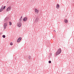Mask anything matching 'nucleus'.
<instances>
[{"mask_svg":"<svg viewBox=\"0 0 74 74\" xmlns=\"http://www.w3.org/2000/svg\"><path fill=\"white\" fill-rule=\"evenodd\" d=\"M22 16H21L18 22L17 23V25L18 27H20L22 25L21 22L22 20Z\"/></svg>","mask_w":74,"mask_h":74,"instance_id":"obj_1","label":"nucleus"},{"mask_svg":"<svg viewBox=\"0 0 74 74\" xmlns=\"http://www.w3.org/2000/svg\"><path fill=\"white\" fill-rule=\"evenodd\" d=\"M61 49H58V50L57 51L56 54V56H58L59 54H60V53L61 52Z\"/></svg>","mask_w":74,"mask_h":74,"instance_id":"obj_2","label":"nucleus"},{"mask_svg":"<svg viewBox=\"0 0 74 74\" xmlns=\"http://www.w3.org/2000/svg\"><path fill=\"white\" fill-rule=\"evenodd\" d=\"M6 7V6H4L3 5H2L0 9V12H1L3 9H4Z\"/></svg>","mask_w":74,"mask_h":74,"instance_id":"obj_3","label":"nucleus"},{"mask_svg":"<svg viewBox=\"0 0 74 74\" xmlns=\"http://www.w3.org/2000/svg\"><path fill=\"white\" fill-rule=\"evenodd\" d=\"M8 25V23L7 22H6L5 23H4L3 25V28L4 29V30H5L6 28V27H7Z\"/></svg>","mask_w":74,"mask_h":74,"instance_id":"obj_4","label":"nucleus"},{"mask_svg":"<svg viewBox=\"0 0 74 74\" xmlns=\"http://www.w3.org/2000/svg\"><path fill=\"white\" fill-rule=\"evenodd\" d=\"M39 21V18L38 16H36L35 19V22L37 23Z\"/></svg>","mask_w":74,"mask_h":74,"instance_id":"obj_5","label":"nucleus"},{"mask_svg":"<svg viewBox=\"0 0 74 74\" xmlns=\"http://www.w3.org/2000/svg\"><path fill=\"white\" fill-rule=\"evenodd\" d=\"M12 7L11 6H9L6 9V11L7 12H8L11 10L12 9Z\"/></svg>","mask_w":74,"mask_h":74,"instance_id":"obj_6","label":"nucleus"},{"mask_svg":"<svg viewBox=\"0 0 74 74\" xmlns=\"http://www.w3.org/2000/svg\"><path fill=\"white\" fill-rule=\"evenodd\" d=\"M9 18L8 17H6L4 20L5 22H6L7 21H9Z\"/></svg>","mask_w":74,"mask_h":74,"instance_id":"obj_7","label":"nucleus"},{"mask_svg":"<svg viewBox=\"0 0 74 74\" xmlns=\"http://www.w3.org/2000/svg\"><path fill=\"white\" fill-rule=\"evenodd\" d=\"M21 39L22 38L21 37L19 38H18V39L17 40V42H20Z\"/></svg>","mask_w":74,"mask_h":74,"instance_id":"obj_8","label":"nucleus"},{"mask_svg":"<svg viewBox=\"0 0 74 74\" xmlns=\"http://www.w3.org/2000/svg\"><path fill=\"white\" fill-rule=\"evenodd\" d=\"M35 12L36 14H38L39 12V10L36 9L35 10Z\"/></svg>","mask_w":74,"mask_h":74,"instance_id":"obj_9","label":"nucleus"},{"mask_svg":"<svg viewBox=\"0 0 74 74\" xmlns=\"http://www.w3.org/2000/svg\"><path fill=\"white\" fill-rule=\"evenodd\" d=\"M27 18L26 17H24L23 19V21H27Z\"/></svg>","mask_w":74,"mask_h":74,"instance_id":"obj_10","label":"nucleus"},{"mask_svg":"<svg viewBox=\"0 0 74 74\" xmlns=\"http://www.w3.org/2000/svg\"><path fill=\"white\" fill-rule=\"evenodd\" d=\"M59 8H60V5L58 4H57L56 8L57 9H59Z\"/></svg>","mask_w":74,"mask_h":74,"instance_id":"obj_11","label":"nucleus"},{"mask_svg":"<svg viewBox=\"0 0 74 74\" xmlns=\"http://www.w3.org/2000/svg\"><path fill=\"white\" fill-rule=\"evenodd\" d=\"M64 22L66 23H67L68 22V21L67 19H65L64 20Z\"/></svg>","mask_w":74,"mask_h":74,"instance_id":"obj_12","label":"nucleus"},{"mask_svg":"<svg viewBox=\"0 0 74 74\" xmlns=\"http://www.w3.org/2000/svg\"><path fill=\"white\" fill-rule=\"evenodd\" d=\"M9 25H12V22H10V21L9 22Z\"/></svg>","mask_w":74,"mask_h":74,"instance_id":"obj_13","label":"nucleus"},{"mask_svg":"<svg viewBox=\"0 0 74 74\" xmlns=\"http://www.w3.org/2000/svg\"><path fill=\"white\" fill-rule=\"evenodd\" d=\"M52 56V54L51 53H50V56H49V57L51 58V56Z\"/></svg>","mask_w":74,"mask_h":74,"instance_id":"obj_14","label":"nucleus"},{"mask_svg":"<svg viewBox=\"0 0 74 74\" xmlns=\"http://www.w3.org/2000/svg\"><path fill=\"white\" fill-rule=\"evenodd\" d=\"M2 37H3V38H5V35H3L2 36Z\"/></svg>","mask_w":74,"mask_h":74,"instance_id":"obj_15","label":"nucleus"},{"mask_svg":"<svg viewBox=\"0 0 74 74\" xmlns=\"http://www.w3.org/2000/svg\"><path fill=\"white\" fill-rule=\"evenodd\" d=\"M10 45H13V43L12 42H11L10 43Z\"/></svg>","mask_w":74,"mask_h":74,"instance_id":"obj_16","label":"nucleus"},{"mask_svg":"<svg viewBox=\"0 0 74 74\" xmlns=\"http://www.w3.org/2000/svg\"><path fill=\"white\" fill-rule=\"evenodd\" d=\"M28 58L29 59H31V58L30 56H29V57H28Z\"/></svg>","mask_w":74,"mask_h":74,"instance_id":"obj_17","label":"nucleus"},{"mask_svg":"<svg viewBox=\"0 0 74 74\" xmlns=\"http://www.w3.org/2000/svg\"><path fill=\"white\" fill-rule=\"evenodd\" d=\"M49 64H51V61L50 60L49 61Z\"/></svg>","mask_w":74,"mask_h":74,"instance_id":"obj_18","label":"nucleus"},{"mask_svg":"<svg viewBox=\"0 0 74 74\" xmlns=\"http://www.w3.org/2000/svg\"><path fill=\"white\" fill-rule=\"evenodd\" d=\"M54 31L55 32H56V31L55 30H54Z\"/></svg>","mask_w":74,"mask_h":74,"instance_id":"obj_19","label":"nucleus"},{"mask_svg":"<svg viewBox=\"0 0 74 74\" xmlns=\"http://www.w3.org/2000/svg\"><path fill=\"white\" fill-rule=\"evenodd\" d=\"M67 74H70L69 73H68Z\"/></svg>","mask_w":74,"mask_h":74,"instance_id":"obj_20","label":"nucleus"},{"mask_svg":"<svg viewBox=\"0 0 74 74\" xmlns=\"http://www.w3.org/2000/svg\"><path fill=\"white\" fill-rule=\"evenodd\" d=\"M0 34H1V33H0Z\"/></svg>","mask_w":74,"mask_h":74,"instance_id":"obj_21","label":"nucleus"}]
</instances>
